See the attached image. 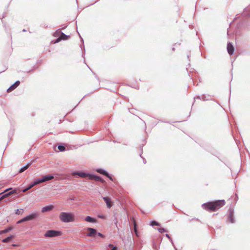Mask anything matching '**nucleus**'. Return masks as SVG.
Segmentation results:
<instances>
[{"instance_id": "nucleus-1", "label": "nucleus", "mask_w": 250, "mask_h": 250, "mask_svg": "<svg viewBox=\"0 0 250 250\" xmlns=\"http://www.w3.org/2000/svg\"><path fill=\"white\" fill-rule=\"evenodd\" d=\"M225 204V201L221 200L205 203L202 206L204 209L208 211H215L224 206Z\"/></svg>"}, {"instance_id": "nucleus-2", "label": "nucleus", "mask_w": 250, "mask_h": 250, "mask_svg": "<svg viewBox=\"0 0 250 250\" xmlns=\"http://www.w3.org/2000/svg\"><path fill=\"white\" fill-rule=\"evenodd\" d=\"M59 219L64 223H69L74 222L75 217L72 212H62L59 215Z\"/></svg>"}, {"instance_id": "nucleus-3", "label": "nucleus", "mask_w": 250, "mask_h": 250, "mask_svg": "<svg viewBox=\"0 0 250 250\" xmlns=\"http://www.w3.org/2000/svg\"><path fill=\"white\" fill-rule=\"evenodd\" d=\"M62 235V232L60 231L55 230H49L46 231L44 236L45 237H54L59 236Z\"/></svg>"}, {"instance_id": "nucleus-4", "label": "nucleus", "mask_w": 250, "mask_h": 250, "mask_svg": "<svg viewBox=\"0 0 250 250\" xmlns=\"http://www.w3.org/2000/svg\"><path fill=\"white\" fill-rule=\"evenodd\" d=\"M54 178V177L51 175H45L42 177V179L40 180H37L36 181V184H40L42 183L46 182L47 181L51 180Z\"/></svg>"}, {"instance_id": "nucleus-5", "label": "nucleus", "mask_w": 250, "mask_h": 250, "mask_svg": "<svg viewBox=\"0 0 250 250\" xmlns=\"http://www.w3.org/2000/svg\"><path fill=\"white\" fill-rule=\"evenodd\" d=\"M69 36L65 35L63 33H61L60 37L54 42V43H58L62 40H66L68 39Z\"/></svg>"}, {"instance_id": "nucleus-6", "label": "nucleus", "mask_w": 250, "mask_h": 250, "mask_svg": "<svg viewBox=\"0 0 250 250\" xmlns=\"http://www.w3.org/2000/svg\"><path fill=\"white\" fill-rule=\"evenodd\" d=\"M88 232L87 234V236L88 237H93L94 236L97 234V231L96 229L91 228H88L87 229Z\"/></svg>"}, {"instance_id": "nucleus-7", "label": "nucleus", "mask_w": 250, "mask_h": 250, "mask_svg": "<svg viewBox=\"0 0 250 250\" xmlns=\"http://www.w3.org/2000/svg\"><path fill=\"white\" fill-rule=\"evenodd\" d=\"M20 84V81H18L16 82L13 84H12L7 90V92L9 93L14 90L17 88Z\"/></svg>"}, {"instance_id": "nucleus-8", "label": "nucleus", "mask_w": 250, "mask_h": 250, "mask_svg": "<svg viewBox=\"0 0 250 250\" xmlns=\"http://www.w3.org/2000/svg\"><path fill=\"white\" fill-rule=\"evenodd\" d=\"M103 199L106 204V206L108 208H110L112 206V202L111 199L108 197H103Z\"/></svg>"}, {"instance_id": "nucleus-9", "label": "nucleus", "mask_w": 250, "mask_h": 250, "mask_svg": "<svg viewBox=\"0 0 250 250\" xmlns=\"http://www.w3.org/2000/svg\"><path fill=\"white\" fill-rule=\"evenodd\" d=\"M227 50H228V53L230 55H232L233 54V53H234V47L232 45V44L231 43H230V42L228 43V45H227Z\"/></svg>"}, {"instance_id": "nucleus-10", "label": "nucleus", "mask_w": 250, "mask_h": 250, "mask_svg": "<svg viewBox=\"0 0 250 250\" xmlns=\"http://www.w3.org/2000/svg\"><path fill=\"white\" fill-rule=\"evenodd\" d=\"M88 178L91 180H95L96 181H101L102 183L104 182V180H103L100 177L93 175H89L88 176Z\"/></svg>"}, {"instance_id": "nucleus-11", "label": "nucleus", "mask_w": 250, "mask_h": 250, "mask_svg": "<svg viewBox=\"0 0 250 250\" xmlns=\"http://www.w3.org/2000/svg\"><path fill=\"white\" fill-rule=\"evenodd\" d=\"M97 171L102 174H103L106 176H107L108 178H109L111 180H112V178L109 175V174L102 169H99L97 170Z\"/></svg>"}, {"instance_id": "nucleus-12", "label": "nucleus", "mask_w": 250, "mask_h": 250, "mask_svg": "<svg viewBox=\"0 0 250 250\" xmlns=\"http://www.w3.org/2000/svg\"><path fill=\"white\" fill-rule=\"evenodd\" d=\"M54 207L52 205L44 207L42 208V212H45L51 211L54 208Z\"/></svg>"}, {"instance_id": "nucleus-13", "label": "nucleus", "mask_w": 250, "mask_h": 250, "mask_svg": "<svg viewBox=\"0 0 250 250\" xmlns=\"http://www.w3.org/2000/svg\"><path fill=\"white\" fill-rule=\"evenodd\" d=\"M37 216V214L36 213L32 214L31 215H28L25 217L24 218V220L25 221H27L29 220H31L33 219L34 218H35Z\"/></svg>"}, {"instance_id": "nucleus-14", "label": "nucleus", "mask_w": 250, "mask_h": 250, "mask_svg": "<svg viewBox=\"0 0 250 250\" xmlns=\"http://www.w3.org/2000/svg\"><path fill=\"white\" fill-rule=\"evenodd\" d=\"M228 220L230 223H234L233 214L232 211H230L228 215Z\"/></svg>"}, {"instance_id": "nucleus-15", "label": "nucleus", "mask_w": 250, "mask_h": 250, "mask_svg": "<svg viewBox=\"0 0 250 250\" xmlns=\"http://www.w3.org/2000/svg\"><path fill=\"white\" fill-rule=\"evenodd\" d=\"M17 191L16 190H13L10 192H9L8 193H6L5 194H4L2 196H1L0 198V201L3 199L4 198L8 197V196L12 194H14V193H16Z\"/></svg>"}, {"instance_id": "nucleus-16", "label": "nucleus", "mask_w": 250, "mask_h": 250, "mask_svg": "<svg viewBox=\"0 0 250 250\" xmlns=\"http://www.w3.org/2000/svg\"><path fill=\"white\" fill-rule=\"evenodd\" d=\"M85 221L91 223H96V220L90 216H87L84 219Z\"/></svg>"}, {"instance_id": "nucleus-17", "label": "nucleus", "mask_w": 250, "mask_h": 250, "mask_svg": "<svg viewBox=\"0 0 250 250\" xmlns=\"http://www.w3.org/2000/svg\"><path fill=\"white\" fill-rule=\"evenodd\" d=\"M36 185H38V184H36V181H35L33 184H31L30 185H29V186L27 188L24 189L22 190V191L23 192H25L26 191H27L29 189H31L32 188H33L34 186H35Z\"/></svg>"}, {"instance_id": "nucleus-18", "label": "nucleus", "mask_w": 250, "mask_h": 250, "mask_svg": "<svg viewBox=\"0 0 250 250\" xmlns=\"http://www.w3.org/2000/svg\"><path fill=\"white\" fill-rule=\"evenodd\" d=\"M14 238V236L13 235H10V236H8V237L3 239L2 240V242L3 243H8L9 242L11 239Z\"/></svg>"}, {"instance_id": "nucleus-19", "label": "nucleus", "mask_w": 250, "mask_h": 250, "mask_svg": "<svg viewBox=\"0 0 250 250\" xmlns=\"http://www.w3.org/2000/svg\"><path fill=\"white\" fill-rule=\"evenodd\" d=\"M133 225H134V232L136 235L137 236H139L138 235V231H137V224H136V222L135 220V219L134 218H133Z\"/></svg>"}, {"instance_id": "nucleus-20", "label": "nucleus", "mask_w": 250, "mask_h": 250, "mask_svg": "<svg viewBox=\"0 0 250 250\" xmlns=\"http://www.w3.org/2000/svg\"><path fill=\"white\" fill-rule=\"evenodd\" d=\"M30 165H31V164H28L25 167L21 168L20 170H19V173H21L23 172L24 171H25L26 169H27L30 167Z\"/></svg>"}, {"instance_id": "nucleus-21", "label": "nucleus", "mask_w": 250, "mask_h": 250, "mask_svg": "<svg viewBox=\"0 0 250 250\" xmlns=\"http://www.w3.org/2000/svg\"><path fill=\"white\" fill-rule=\"evenodd\" d=\"M61 31L60 30H58L57 31H56L54 34H53V36L55 37H60L61 34Z\"/></svg>"}, {"instance_id": "nucleus-22", "label": "nucleus", "mask_w": 250, "mask_h": 250, "mask_svg": "<svg viewBox=\"0 0 250 250\" xmlns=\"http://www.w3.org/2000/svg\"><path fill=\"white\" fill-rule=\"evenodd\" d=\"M77 174L81 177H85L86 176L88 177L89 176L83 172H79Z\"/></svg>"}, {"instance_id": "nucleus-23", "label": "nucleus", "mask_w": 250, "mask_h": 250, "mask_svg": "<svg viewBox=\"0 0 250 250\" xmlns=\"http://www.w3.org/2000/svg\"><path fill=\"white\" fill-rule=\"evenodd\" d=\"M11 229H12L11 228H9L7 229L1 230V231H0V234L8 232Z\"/></svg>"}, {"instance_id": "nucleus-24", "label": "nucleus", "mask_w": 250, "mask_h": 250, "mask_svg": "<svg viewBox=\"0 0 250 250\" xmlns=\"http://www.w3.org/2000/svg\"><path fill=\"white\" fill-rule=\"evenodd\" d=\"M58 148L59 149V150L61 151H64L65 149V147L64 146H59Z\"/></svg>"}, {"instance_id": "nucleus-25", "label": "nucleus", "mask_w": 250, "mask_h": 250, "mask_svg": "<svg viewBox=\"0 0 250 250\" xmlns=\"http://www.w3.org/2000/svg\"><path fill=\"white\" fill-rule=\"evenodd\" d=\"M158 231H159V232H160L161 233L167 231V230L165 229H164V228H159L158 229Z\"/></svg>"}, {"instance_id": "nucleus-26", "label": "nucleus", "mask_w": 250, "mask_h": 250, "mask_svg": "<svg viewBox=\"0 0 250 250\" xmlns=\"http://www.w3.org/2000/svg\"><path fill=\"white\" fill-rule=\"evenodd\" d=\"M151 225H152V226H159L160 225L157 222H156L155 221H153L151 223Z\"/></svg>"}, {"instance_id": "nucleus-27", "label": "nucleus", "mask_w": 250, "mask_h": 250, "mask_svg": "<svg viewBox=\"0 0 250 250\" xmlns=\"http://www.w3.org/2000/svg\"><path fill=\"white\" fill-rule=\"evenodd\" d=\"M22 213V209H17L16 211V214H21Z\"/></svg>"}, {"instance_id": "nucleus-28", "label": "nucleus", "mask_w": 250, "mask_h": 250, "mask_svg": "<svg viewBox=\"0 0 250 250\" xmlns=\"http://www.w3.org/2000/svg\"><path fill=\"white\" fill-rule=\"evenodd\" d=\"M108 246L112 248L111 250H117V248L116 247H114L112 244H109Z\"/></svg>"}, {"instance_id": "nucleus-29", "label": "nucleus", "mask_w": 250, "mask_h": 250, "mask_svg": "<svg viewBox=\"0 0 250 250\" xmlns=\"http://www.w3.org/2000/svg\"><path fill=\"white\" fill-rule=\"evenodd\" d=\"M98 217L100 218H102L103 219H105L106 216L104 215H99Z\"/></svg>"}, {"instance_id": "nucleus-30", "label": "nucleus", "mask_w": 250, "mask_h": 250, "mask_svg": "<svg viewBox=\"0 0 250 250\" xmlns=\"http://www.w3.org/2000/svg\"><path fill=\"white\" fill-rule=\"evenodd\" d=\"M96 234H97L99 236H100L102 238H104V236L100 232L97 233Z\"/></svg>"}, {"instance_id": "nucleus-31", "label": "nucleus", "mask_w": 250, "mask_h": 250, "mask_svg": "<svg viewBox=\"0 0 250 250\" xmlns=\"http://www.w3.org/2000/svg\"><path fill=\"white\" fill-rule=\"evenodd\" d=\"M24 221H25V220H24V218H23V219H21V220H20L19 221H18V222H17V223H18V224L21 223H22V222H24Z\"/></svg>"}, {"instance_id": "nucleus-32", "label": "nucleus", "mask_w": 250, "mask_h": 250, "mask_svg": "<svg viewBox=\"0 0 250 250\" xmlns=\"http://www.w3.org/2000/svg\"><path fill=\"white\" fill-rule=\"evenodd\" d=\"M10 189H11V188H9V189H6V190L5 191V192L6 191H7L9 190H10Z\"/></svg>"}, {"instance_id": "nucleus-33", "label": "nucleus", "mask_w": 250, "mask_h": 250, "mask_svg": "<svg viewBox=\"0 0 250 250\" xmlns=\"http://www.w3.org/2000/svg\"><path fill=\"white\" fill-rule=\"evenodd\" d=\"M12 246H14V247H15V246H16V245L13 244Z\"/></svg>"}]
</instances>
